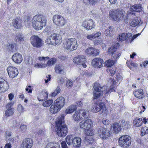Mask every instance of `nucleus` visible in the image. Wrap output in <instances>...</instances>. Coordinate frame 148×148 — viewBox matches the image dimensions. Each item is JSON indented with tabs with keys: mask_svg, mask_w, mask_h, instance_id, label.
<instances>
[{
	"mask_svg": "<svg viewBox=\"0 0 148 148\" xmlns=\"http://www.w3.org/2000/svg\"><path fill=\"white\" fill-rule=\"evenodd\" d=\"M64 117L62 115L58 118L56 122V132L58 136L64 137L67 134L68 128L67 126L64 124Z\"/></svg>",
	"mask_w": 148,
	"mask_h": 148,
	"instance_id": "1",
	"label": "nucleus"
},
{
	"mask_svg": "<svg viewBox=\"0 0 148 148\" xmlns=\"http://www.w3.org/2000/svg\"><path fill=\"white\" fill-rule=\"evenodd\" d=\"M46 17L42 14H37L33 17L32 20V25L36 29H41L46 24Z\"/></svg>",
	"mask_w": 148,
	"mask_h": 148,
	"instance_id": "2",
	"label": "nucleus"
},
{
	"mask_svg": "<svg viewBox=\"0 0 148 148\" xmlns=\"http://www.w3.org/2000/svg\"><path fill=\"white\" fill-rule=\"evenodd\" d=\"M110 16L112 20L116 21H120L123 20L125 12L123 9H118L112 10L109 12Z\"/></svg>",
	"mask_w": 148,
	"mask_h": 148,
	"instance_id": "3",
	"label": "nucleus"
},
{
	"mask_svg": "<svg viewBox=\"0 0 148 148\" xmlns=\"http://www.w3.org/2000/svg\"><path fill=\"white\" fill-rule=\"evenodd\" d=\"M94 88L95 91L93 92V99H97L100 96L102 95V94L101 92H104L107 87L101 86L99 83H96L94 84Z\"/></svg>",
	"mask_w": 148,
	"mask_h": 148,
	"instance_id": "4",
	"label": "nucleus"
},
{
	"mask_svg": "<svg viewBox=\"0 0 148 148\" xmlns=\"http://www.w3.org/2000/svg\"><path fill=\"white\" fill-rule=\"evenodd\" d=\"M119 145L122 147L128 148L130 145L131 143V137L128 135H123L119 139Z\"/></svg>",
	"mask_w": 148,
	"mask_h": 148,
	"instance_id": "5",
	"label": "nucleus"
},
{
	"mask_svg": "<svg viewBox=\"0 0 148 148\" xmlns=\"http://www.w3.org/2000/svg\"><path fill=\"white\" fill-rule=\"evenodd\" d=\"M77 47V41L74 38H69L66 40L65 47L70 51L76 49Z\"/></svg>",
	"mask_w": 148,
	"mask_h": 148,
	"instance_id": "6",
	"label": "nucleus"
},
{
	"mask_svg": "<svg viewBox=\"0 0 148 148\" xmlns=\"http://www.w3.org/2000/svg\"><path fill=\"white\" fill-rule=\"evenodd\" d=\"M52 19L54 24L60 27L63 26L66 22V19L60 15L53 16Z\"/></svg>",
	"mask_w": 148,
	"mask_h": 148,
	"instance_id": "7",
	"label": "nucleus"
},
{
	"mask_svg": "<svg viewBox=\"0 0 148 148\" xmlns=\"http://www.w3.org/2000/svg\"><path fill=\"white\" fill-rule=\"evenodd\" d=\"M30 39L31 44L34 47L39 48L43 44V41L37 36H32Z\"/></svg>",
	"mask_w": 148,
	"mask_h": 148,
	"instance_id": "8",
	"label": "nucleus"
},
{
	"mask_svg": "<svg viewBox=\"0 0 148 148\" xmlns=\"http://www.w3.org/2000/svg\"><path fill=\"white\" fill-rule=\"evenodd\" d=\"M98 134L101 138L105 139L110 136V131L106 128L101 127L99 129Z\"/></svg>",
	"mask_w": 148,
	"mask_h": 148,
	"instance_id": "9",
	"label": "nucleus"
},
{
	"mask_svg": "<svg viewBox=\"0 0 148 148\" xmlns=\"http://www.w3.org/2000/svg\"><path fill=\"white\" fill-rule=\"evenodd\" d=\"M108 54L112 53V57L114 59L119 58L121 55V53L117 50V47L115 45L109 49L108 50Z\"/></svg>",
	"mask_w": 148,
	"mask_h": 148,
	"instance_id": "10",
	"label": "nucleus"
},
{
	"mask_svg": "<svg viewBox=\"0 0 148 148\" xmlns=\"http://www.w3.org/2000/svg\"><path fill=\"white\" fill-rule=\"evenodd\" d=\"M92 123L91 119H87L83 120L80 122L79 125L81 128L86 130L90 128L92 125Z\"/></svg>",
	"mask_w": 148,
	"mask_h": 148,
	"instance_id": "11",
	"label": "nucleus"
},
{
	"mask_svg": "<svg viewBox=\"0 0 148 148\" xmlns=\"http://www.w3.org/2000/svg\"><path fill=\"white\" fill-rule=\"evenodd\" d=\"M9 85L4 78L0 77V93L4 92L9 89Z\"/></svg>",
	"mask_w": 148,
	"mask_h": 148,
	"instance_id": "12",
	"label": "nucleus"
},
{
	"mask_svg": "<svg viewBox=\"0 0 148 148\" xmlns=\"http://www.w3.org/2000/svg\"><path fill=\"white\" fill-rule=\"evenodd\" d=\"M7 70L9 77L12 78L17 76L18 73L17 69L13 66L8 67Z\"/></svg>",
	"mask_w": 148,
	"mask_h": 148,
	"instance_id": "13",
	"label": "nucleus"
},
{
	"mask_svg": "<svg viewBox=\"0 0 148 148\" xmlns=\"http://www.w3.org/2000/svg\"><path fill=\"white\" fill-rule=\"evenodd\" d=\"M83 25L87 30H90L95 26L94 22L92 19L84 21L83 23Z\"/></svg>",
	"mask_w": 148,
	"mask_h": 148,
	"instance_id": "14",
	"label": "nucleus"
},
{
	"mask_svg": "<svg viewBox=\"0 0 148 148\" xmlns=\"http://www.w3.org/2000/svg\"><path fill=\"white\" fill-rule=\"evenodd\" d=\"M85 52L89 55L95 56L99 55V51L98 49L90 47L86 49Z\"/></svg>",
	"mask_w": 148,
	"mask_h": 148,
	"instance_id": "15",
	"label": "nucleus"
},
{
	"mask_svg": "<svg viewBox=\"0 0 148 148\" xmlns=\"http://www.w3.org/2000/svg\"><path fill=\"white\" fill-rule=\"evenodd\" d=\"M33 140L29 138L24 139L21 144L23 148H31L33 145Z\"/></svg>",
	"mask_w": 148,
	"mask_h": 148,
	"instance_id": "16",
	"label": "nucleus"
},
{
	"mask_svg": "<svg viewBox=\"0 0 148 148\" xmlns=\"http://www.w3.org/2000/svg\"><path fill=\"white\" fill-rule=\"evenodd\" d=\"M65 103V99L62 97H60L58 98L55 101V105L57 106L60 109L64 106Z\"/></svg>",
	"mask_w": 148,
	"mask_h": 148,
	"instance_id": "17",
	"label": "nucleus"
},
{
	"mask_svg": "<svg viewBox=\"0 0 148 148\" xmlns=\"http://www.w3.org/2000/svg\"><path fill=\"white\" fill-rule=\"evenodd\" d=\"M132 34L130 33H122L121 35H119V38H117V40L123 41L126 40L128 42L129 39H130Z\"/></svg>",
	"mask_w": 148,
	"mask_h": 148,
	"instance_id": "18",
	"label": "nucleus"
},
{
	"mask_svg": "<svg viewBox=\"0 0 148 148\" xmlns=\"http://www.w3.org/2000/svg\"><path fill=\"white\" fill-rule=\"evenodd\" d=\"M92 64L94 66H96L97 67L101 68L103 64V61L100 58H95L92 60Z\"/></svg>",
	"mask_w": 148,
	"mask_h": 148,
	"instance_id": "19",
	"label": "nucleus"
},
{
	"mask_svg": "<svg viewBox=\"0 0 148 148\" xmlns=\"http://www.w3.org/2000/svg\"><path fill=\"white\" fill-rule=\"evenodd\" d=\"M12 60L16 63H21L23 60L22 57L20 53H17L14 54L12 56Z\"/></svg>",
	"mask_w": 148,
	"mask_h": 148,
	"instance_id": "20",
	"label": "nucleus"
},
{
	"mask_svg": "<svg viewBox=\"0 0 148 148\" xmlns=\"http://www.w3.org/2000/svg\"><path fill=\"white\" fill-rule=\"evenodd\" d=\"M86 61L85 56L83 55H79L74 58L73 59L74 62L76 64H80L82 62Z\"/></svg>",
	"mask_w": 148,
	"mask_h": 148,
	"instance_id": "21",
	"label": "nucleus"
},
{
	"mask_svg": "<svg viewBox=\"0 0 148 148\" xmlns=\"http://www.w3.org/2000/svg\"><path fill=\"white\" fill-rule=\"evenodd\" d=\"M104 104L103 103H95L91 108V110L93 112H98L101 110Z\"/></svg>",
	"mask_w": 148,
	"mask_h": 148,
	"instance_id": "22",
	"label": "nucleus"
},
{
	"mask_svg": "<svg viewBox=\"0 0 148 148\" xmlns=\"http://www.w3.org/2000/svg\"><path fill=\"white\" fill-rule=\"evenodd\" d=\"M140 21V18L139 17H135L131 20L129 24L132 27H134L139 25Z\"/></svg>",
	"mask_w": 148,
	"mask_h": 148,
	"instance_id": "23",
	"label": "nucleus"
},
{
	"mask_svg": "<svg viewBox=\"0 0 148 148\" xmlns=\"http://www.w3.org/2000/svg\"><path fill=\"white\" fill-rule=\"evenodd\" d=\"M120 130H126L130 128L131 125L129 122H125L124 121H119Z\"/></svg>",
	"mask_w": 148,
	"mask_h": 148,
	"instance_id": "24",
	"label": "nucleus"
},
{
	"mask_svg": "<svg viewBox=\"0 0 148 148\" xmlns=\"http://www.w3.org/2000/svg\"><path fill=\"white\" fill-rule=\"evenodd\" d=\"M133 93L136 97L141 99L144 97L143 90L142 89H138L133 92Z\"/></svg>",
	"mask_w": 148,
	"mask_h": 148,
	"instance_id": "25",
	"label": "nucleus"
},
{
	"mask_svg": "<svg viewBox=\"0 0 148 148\" xmlns=\"http://www.w3.org/2000/svg\"><path fill=\"white\" fill-rule=\"evenodd\" d=\"M12 24L14 26L18 29L20 28L22 26V20L17 18L14 20Z\"/></svg>",
	"mask_w": 148,
	"mask_h": 148,
	"instance_id": "26",
	"label": "nucleus"
},
{
	"mask_svg": "<svg viewBox=\"0 0 148 148\" xmlns=\"http://www.w3.org/2000/svg\"><path fill=\"white\" fill-rule=\"evenodd\" d=\"M48 92L45 91H42L40 94V97L38 98L39 101H43L47 99L48 97Z\"/></svg>",
	"mask_w": 148,
	"mask_h": 148,
	"instance_id": "27",
	"label": "nucleus"
},
{
	"mask_svg": "<svg viewBox=\"0 0 148 148\" xmlns=\"http://www.w3.org/2000/svg\"><path fill=\"white\" fill-rule=\"evenodd\" d=\"M81 139L79 137H75L73 138L72 144L75 147H79L81 144Z\"/></svg>",
	"mask_w": 148,
	"mask_h": 148,
	"instance_id": "28",
	"label": "nucleus"
},
{
	"mask_svg": "<svg viewBox=\"0 0 148 148\" xmlns=\"http://www.w3.org/2000/svg\"><path fill=\"white\" fill-rule=\"evenodd\" d=\"M55 33L53 34L51 36L48 37L46 40V42L49 45H53L55 44L54 38L55 37Z\"/></svg>",
	"mask_w": 148,
	"mask_h": 148,
	"instance_id": "29",
	"label": "nucleus"
},
{
	"mask_svg": "<svg viewBox=\"0 0 148 148\" xmlns=\"http://www.w3.org/2000/svg\"><path fill=\"white\" fill-rule=\"evenodd\" d=\"M80 112L81 118H83L84 119L88 118L89 115L90 113L89 111L87 110L84 109L80 110H79Z\"/></svg>",
	"mask_w": 148,
	"mask_h": 148,
	"instance_id": "30",
	"label": "nucleus"
},
{
	"mask_svg": "<svg viewBox=\"0 0 148 148\" xmlns=\"http://www.w3.org/2000/svg\"><path fill=\"white\" fill-rule=\"evenodd\" d=\"M55 37L54 38V45H58L60 44L62 42L61 36L59 34L55 33Z\"/></svg>",
	"mask_w": 148,
	"mask_h": 148,
	"instance_id": "31",
	"label": "nucleus"
},
{
	"mask_svg": "<svg viewBox=\"0 0 148 148\" xmlns=\"http://www.w3.org/2000/svg\"><path fill=\"white\" fill-rule=\"evenodd\" d=\"M76 108V105H71L66 109L65 112L66 114L71 113L75 111Z\"/></svg>",
	"mask_w": 148,
	"mask_h": 148,
	"instance_id": "32",
	"label": "nucleus"
},
{
	"mask_svg": "<svg viewBox=\"0 0 148 148\" xmlns=\"http://www.w3.org/2000/svg\"><path fill=\"white\" fill-rule=\"evenodd\" d=\"M45 148H60V146L58 143L51 142L48 143Z\"/></svg>",
	"mask_w": 148,
	"mask_h": 148,
	"instance_id": "33",
	"label": "nucleus"
},
{
	"mask_svg": "<svg viewBox=\"0 0 148 148\" xmlns=\"http://www.w3.org/2000/svg\"><path fill=\"white\" fill-rule=\"evenodd\" d=\"M112 129L114 131L116 134L118 133L120 130V123H114L112 126Z\"/></svg>",
	"mask_w": 148,
	"mask_h": 148,
	"instance_id": "34",
	"label": "nucleus"
},
{
	"mask_svg": "<svg viewBox=\"0 0 148 148\" xmlns=\"http://www.w3.org/2000/svg\"><path fill=\"white\" fill-rule=\"evenodd\" d=\"M131 8L132 11L140 12L142 10V8L141 7L140 4H136L132 6Z\"/></svg>",
	"mask_w": 148,
	"mask_h": 148,
	"instance_id": "35",
	"label": "nucleus"
},
{
	"mask_svg": "<svg viewBox=\"0 0 148 148\" xmlns=\"http://www.w3.org/2000/svg\"><path fill=\"white\" fill-rule=\"evenodd\" d=\"M143 122L144 121H143L142 119L140 118L135 119L133 121L134 125H135L137 127L141 126Z\"/></svg>",
	"mask_w": 148,
	"mask_h": 148,
	"instance_id": "36",
	"label": "nucleus"
},
{
	"mask_svg": "<svg viewBox=\"0 0 148 148\" xmlns=\"http://www.w3.org/2000/svg\"><path fill=\"white\" fill-rule=\"evenodd\" d=\"M60 108H59L57 106L54 104V105H52L50 108V111L51 113L55 114L57 113L60 110Z\"/></svg>",
	"mask_w": 148,
	"mask_h": 148,
	"instance_id": "37",
	"label": "nucleus"
},
{
	"mask_svg": "<svg viewBox=\"0 0 148 148\" xmlns=\"http://www.w3.org/2000/svg\"><path fill=\"white\" fill-rule=\"evenodd\" d=\"M104 33L106 36L112 37L113 35V30L111 27L106 29Z\"/></svg>",
	"mask_w": 148,
	"mask_h": 148,
	"instance_id": "38",
	"label": "nucleus"
},
{
	"mask_svg": "<svg viewBox=\"0 0 148 148\" xmlns=\"http://www.w3.org/2000/svg\"><path fill=\"white\" fill-rule=\"evenodd\" d=\"M80 112L79 110L76 111L75 114L73 115L72 118L75 121H78L81 118L80 116Z\"/></svg>",
	"mask_w": 148,
	"mask_h": 148,
	"instance_id": "39",
	"label": "nucleus"
},
{
	"mask_svg": "<svg viewBox=\"0 0 148 148\" xmlns=\"http://www.w3.org/2000/svg\"><path fill=\"white\" fill-rule=\"evenodd\" d=\"M83 3L86 5H92L97 3L96 0H82Z\"/></svg>",
	"mask_w": 148,
	"mask_h": 148,
	"instance_id": "40",
	"label": "nucleus"
},
{
	"mask_svg": "<svg viewBox=\"0 0 148 148\" xmlns=\"http://www.w3.org/2000/svg\"><path fill=\"white\" fill-rule=\"evenodd\" d=\"M115 62L114 60L110 59L105 62V65L107 67H110L114 65Z\"/></svg>",
	"mask_w": 148,
	"mask_h": 148,
	"instance_id": "41",
	"label": "nucleus"
},
{
	"mask_svg": "<svg viewBox=\"0 0 148 148\" xmlns=\"http://www.w3.org/2000/svg\"><path fill=\"white\" fill-rule=\"evenodd\" d=\"M64 67L62 66H56L55 67L56 72L58 73H63Z\"/></svg>",
	"mask_w": 148,
	"mask_h": 148,
	"instance_id": "42",
	"label": "nucleus"
},
{
	"mask_svg": "<svg viewBox=\"0 0 148 148\" xmlns=\"http://www.w3.org/2000/svg\"><path fill=\"white\" fill-rule=\"evenodd\" d=\"M53 103L52 99H49L44 102L42 105L45 107H49Z\"/></svg>",
	"mask_w": 148,
	"mask_h": 148,
	"instance_id": "43",
	"label": "nucleus"
},
{
	"mask_svg": "<svg viewBox=\"0 0 148 148\" xmlns=\"http://www.w3.org/2000/svg\"><path fill=\"white\" fill-rule=\"evenodd\" d=\"M16 39L18 41H23L24 40V35L21 33L17 34H16Z\"/></svg>",
	"mask_w": 148,
	"mask_h": 148,
	"instance_id": "44",
	"label": "nucleus"
},
{
	"mask_svg": "<svg viewBox=\"0 0 148 148\" xmlns=\"http://www.w3.org/2000/svg\"><path fill=\"white\" fill-rule=\"evenodd\" d=\"M100 111L103 116H106L108 113V110H107L104 105Z\"/></svg>",
	"mask_w": 148,
	"mask_h": 148,
	"instance_id": "45",
	"label": "nucleus"
},
{
	"mask_svg": "<svg viewBox=\"0 0 148 148\" xmlns=\"http://www.w3.org/2000/svg\"><path fill=\"white\" fill-rule=\"evenodd\" d=\"M73 139L72 136H68L66 138V140L67 143L69 145H71L72 143V141Z\"/></svg>",
	"mask_w": 148,
	"mask_h": 148,
	"instance_id": "46",
	"label": "nucleus"
},
{
	"mask_svg": "<svg viewBox=\"0 0 148 148\" xmlns=\"http://www.w3.org/2000/svg\"><path fill=\"white\" fill-rule=\"evenodd\" d=\"M74 83V81L71 79H68L67 80L66 82V85L67 88H69L72 87Z\"/></svg>",
	"mask_w": 148,
	"mask_h": 148,
	"instance_id": "47",
	"label": "nucleus"
},
{
	"mask_svg": "<svg viewBox=\"0 0 148 148\" xmlns=\"http://www.w3.org/2000/svg\"><path fill=\"white\" fill-rule=\"evenodd\" d=\"M13 113V112L12 109H7L5 112V116L6 117H8L12 115Z\"/></svg>",
	"mask_w": 148,
	"mask_h": 148,
	"instance_id": "48",
	"label": "nucleus"
},
{
	"mask_svg": "<svg viewBox=\"0 0 148 148\" xmlns=\"http://www.w3.org/2000/svg\"><path fill=\"white\" fill-rule=\"evenodd\" d=\"M148 133V128L146 127H144L141 129V135L143 136L146 134Z\"/></svg>",
	"mask_w": 148,
	"mask_h": 148,
	"instance_id": "49",
	"label": "nucleus"
},
{
	"mask_svg": "<svg viewBox=\"0 0 148 148\" xmlns=\"http://www.w3.org/2000/svg\"><path fill=\"white\" fill-rule=\"evenodd\" d=\"M56 58H51L48 61L47 65L50 66L54 64L56 62Z\"/></svg>",
	"mask_w": 148,
	"mask_h": 148,
	"instance_id": "50",
	"label": "nucleus"
},
{
	"mask_svg": "<svg viewBox=\"0 0 148 148\" xmlns=\"http://www.w3.org/2000/svg\"><path fill=\"white\" fill-rule=\"evenodd\" d=\"M85 134L88 136H92L93 135V134L92 129L90 128L89 129H87L86 130Z\"/></svg>",
	"mask_w": 148,
	"mask_h": 148,
	"instance_id": "51",
	"label": "nucleus"
},
{
	"mask_svg": "<svg viewBox=\"0 0 148 148\" xmlns=\"http://www.w3.org/2000/svg\"><path fill=\"white\" fill-rule=\"evenodd\" d=\"M14 45L13 44L9 43L6 46V48L10 51H13Z\"/></svg>",
	"mask_w": 148,
	"mask_h": 148,
	"instance_id": "52",
	"label": "nucleus"
},
{
	"mask_svg": "<svg viewBox=\"0 0 148 148\" xmlns=\"http://www.w3.org/2000/svg\"><path fill=\"white\" fill-rule=\"evenodd\" d=\"M61 89L59 86H58L54 91L52 93V96L53 97H54L58 93H60Z\"/></svg>",
	"mask_w": 148,
	"mask_h": 148,
	"instance_id": "53",
	"label": "nucleus"
},
{
	"mask_svg": "<svg viewBox=\"0 0 148 148\" xmlns=\"http://www.w3.org/2000/svg\"><path fill=\"white\" fill-rule=\"evenodd\" d=\"M27 127V126L26 125L21 124L20 126V129L21 131L24 132L26 130Z\"/></svg>",
	"mask_w": 148,
	"mask_h": 148,
	"instance_id": "54",
	"label": "nucleus"
},
{
	"mask_svg": "<svg viewBox=\"0 0 148 148\" xmlns=\"http://www.w3.org/2000/svg\"><path fill=\"white\" fill-rule=\"evenodd\" d=\"M14 104L12 102L9 103L6 106V108L7 109H13L12 106Z\"/></svg>",
	"mask_w": 148,
	"mask_h": 148,
	"instance_id": "55",
	"label": "nucleus"
},
{
	"mask_svg": "<svg viewBox=\"0 0 148 148\" xmlns=\"http://www.w3.org/2000/svg\"><path fill=\"white\" fill-rule=\"evenodd\" d=\"M17 110L19 113H21L23 112V108L21 105L19 104L18 105Z\"/></svg>",
	"mask_w": 148,
	"mask_h": 148,
	"instance_id": "56",
	"label": "nucleus"
},
{
	"mask_svg": "<svg viewBox=\"0 0 148 148\" xmlns=\"http://www.w3.org/2000/svg\"><path fill=\"white\" fill-rule=\"evenodd\" d=\"M103 123L105 125H108L110 123V121L109 120L106 119H103L102 120Z\"/></svg>",
	"mask_w": 148,
	"mask_h": 148,
	"instance_id": "57",
	"label": "nucleus"
},
{
	"mask_svg": "<svg viewBox=\"0 0 148 148\" xmlns=\"http://www.w3.org/2000/svg\"><path fill=\"white\" fill-rule=\"evenodd\" d=\"M123 77L121 76V75L119 73H117L116 74V77H115V79H116V80L117 82L118 81L121 80L122 79Z\"/></svg>",
	"mask_w": 148,
	"mask_h": 148,
	"instance_id": "58",
	"label": "nucleus"
},
{
	"mask_svg": "<svg viewBox=\"0 0 148 148\" xmlns=\"http://www.w3.org/2000/svg\"><path fill=\"white\" fill-rule=\"evenodd\" d=\"M139 34H138L134 35L132 37V36L131 38L130 39H129L128 42H131L132 41H133L136 38H137L139 35Z\"/></svg>",
	"mask_w": 148,
	"mask_h": 148,
	"instance_id": "59",
	"label": "nucleus"
},
{
	"mask_svg": "<svg viewBox=\"0 0 148 148\" xmlns=\"http://www.w3.org/2000/svg\"><path fill=\"white\" fill-rule=\"evenodd\" d=\"M49 57H40L38 58L39 60L40 61H44L45 60L49 59Z\"/></svg>",
	"mask_w": 148,
	"mask_h": 148,
	"instance_id": "60",
	"label": "nucleus"
},
{
	"mask_svg": "<svg viewBox=\"0 0 148 148\" xmlns=\"http://www.w3.org/2000/svg\"><path fill=\"white\" fill-rule=\"evenodd\" d=\"M8 140L6 142H7L9 143L10 144H12L13 143L14 140V139L13 138L11 137L8 138Z\"/></svg>",
	"mask_w": 148,
	"mask_h": 148,
	"instance_id": "61",
	"label": "nucleus"
},
{
	"mask_svg": "<svg viewBox=\"0 0 148 148\" xmlns=\"http://www.w3.org/2000/svg\"><path fill=\"white\" fill-rule=\"evenodd\" d=\"M6 133L7 135L5 136V138H6L5 140H7V139H8V138L11 137V133L9 132H7Z\"/></svg>",
	"mask_w": 148,
	"mask_h": 148,
	"instance_id": "62",
	"label": "nucleus"
},
{
	"mask_svg": "<svg viewBox=\"0 0 148 148\" xmlns=\"http://www.w3.org/2000/svg\"><path fill=\"white\" fill-rule=\"evenodd\" d=\"M110 73L111 75H113L115 73V72L116 71V70L115 68L113 69L112 68V69L111 68L110 69Z\"/></svg>",
	"mask_w": 148,
	"mask_h": 148,
	"instance_id": "63",
	"label": "nucleus"
},
{
	"mask_svg": "<svg viewBox=\"0 0 148 148\" xmlns=\"http://www.w3.org/2000/svg\"><path fill=\"white\" fill-rule=\"evenodd\" d=\"M62 148H67V145L65 141H62L61 143Z\"/></svg>",
	"mask_w": 148,
	"mask_h": 148,
	"instance_id": "64",
	"label": "nucleus"
}]
</instances>
